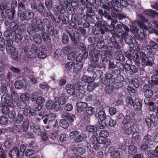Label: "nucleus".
Masks as SVG:
<instances>
[{
	"label": "nucleus",
	"instance_id": "1",
	"mask_svg": "<svg viewBox=\"0 0 158 158\" xmlns=\"http://www.w3.org/2000/svg\"><path fill=\"white\" fill-rule=\"evenodd\" d=\"M52 24L51 21L48 19H44L42 20L40 19L37 20L36 18H34L31 19V26L28 27L27 32L31 35H32L39 31L44 32L45 27L47 29Z\"/></svg>",
	"mask_w": 158,
	"mask_h": 158
},
{
	"label": "nucleus",
	"instance_id": "2",
	"mask_svg": "<svg viewBox=\"0 0 158 158\" xmlns=\"http://www.w3.org/2000/svg\"><path fill=\"white\" fill-rule=\"evenodd\" d=\"M115 36H112L109 40H108V43L107 46H104V44L103 40H101L98 42L97 44L98 47H102V48L105 49H108V48H112L120 49L121 46L117 43L115 40Z\"/></svg>",
	"mask_w": 158,
	"mask_h": 158
},
{
	"label": "nucleus",
	"instance_id": "3",
	"mask_svg": "<svg viewBox=\"0 0 158 158\" xmlns=\"http://www.w3.org/2000/svg\"><path fill=\"white\" fill-rule=\"evenodd\" d=\"M138 19L141 20H139L138 23V25L141 28L146 30L147 28V26L144 24L143 22L148 23V26L149 27L152 28V23L155 25L157 28L158 29V22L152 20L151 21L150 23L148 22V20L145 18L141 14H138Z\"/></svg>",
	"mask_w": 158,
	"mask_h": 158
},
{
	"label": "nucleus",
	"instance_id": "4",
	"mask_svg": "<svg viewBox=\"0 0 158 158\" xmlns=\"http://www.w3.org/2000/svg\"><path fill=\"white\" fill-rule=\"evenodd\" d=\"M98 47L99 48H101V49L100 52L101 57L100 60V64L103 65L107 64L110 61V56H112V51L110 50H104V48L102 47Z\"/></svg>",
	"mask_w": 158,
	"mask_h": 158
},
{
	"label": "nucleus",
	"instance_id": "5",
	"mask_svg": "<svg viewBox=\"0 0 158 158\" xmlns=\"http://www.w3.org/2000/svg\"><path fill=\"white\" fill-rule=\"evenodd\" d=\"M25 54L29 58L34 59L37 56L38 48L35 44L27 45L24 48Z\"/></svg>",
	"mask_w": 158,
	"mask_h": 158
},
{
	"label": "nucleus",
	"instance_id": "6",
	"mask_svg": "<svg viewBox=\"0 0 158 158\" xmlns=\"http://www.w3.org/2000/svg\"><path fill=\"white\" fill-rule=\"evenodd\" d=\"M82 81L81 82H78L76 86V89L77 90L79 91L80 93L83 95L85 93V91L84 90V87L86 85V82L89 83L92 82V79L91 77L86 76H83L82 78Z\"/></svg>",
	"mask_w": 158,
	"mask_h": 158
},
{
	"label": "nucleus",
	"instance_id": "7",
	"mask_svg": "<svg viewBox=\"0 0 158 158\" xmlns=\"http://www.w3.org/2000/svg\"><path fill=\"white\" fill-rule=\"evenodd\" d=\"M34 14L31 10L27 9L24 12L22 13L21 15L18 16L21 21H23L25 20L28 21L32 18H33Z\"/></svg>",
	"mask_w": 158,
	"mask_h": 158
},
{
	"label": "nucleus",
	"instance_id": "8",
	"mask_svg": "<svg viewBox=\"0 0 158 158\" xmlns=\"http://www.w3.org/2000/svg\"><path fill=\"white\" fill-rule=\"evenodd\" d=\"M137 56L140 57L142 60V64L144 66H152V63L147 57L146 54L143 52H139L137 53Z\"/></svg>",
	"mask_w": 158,
	"mask_h": 158
},
{
	"label": "nucleus",
	"instance_id": "9",
	"mask_svg": "<svg viewBox=\"0 0 158 158\" xmlns=\"http://www.w3.org/2000/svg\"><path fill=\"white\" fill-rule=\"evenodd\" d=\"M1 101L5 105L8 106L13 107L14 106L9 94H3L1 98Z\"/></svg>",
	"mask_w": 158,
	"mask_h": 158
},
{
	"label": "nucleus",
	"instance_id": "10",
	"mask_svg": "<svg viewBox=\"0 0 158 158\" xmlns=\"http://www.w3.org/2000/svg\"><path fill=\"white\" fill-rule=\"evenodd\" d=\"M109 26L106 23H104L103 24L102 23L101 26L97 27L98 31H97V30H95L94 32V33L96 35H99L100 33L104 34L105 32L108 31L109 30Z\"/></svg>",
	"mask_w": 158,
	"mask_h": 158
},
{
	"label": "nucleus",
	"instance_id": "11",
	"mask_svg": "<svg viewBox=\"0 0 158 158\" xmlns=\"http://www.w3.org/2000/svg\"><path fill=\"white\" fill-rule=\"evenodd\" d=\"M77 85H76V86ZM65 89L67 92L70 95H75L76 93L77 95L80 96V94L81 95V96L82 97L81 94L79 92V91H77L75 89L74 86L72 84H68L65 85Z\"/></svg>",
	"mask_w": 158,
	"mask_h": 158
},
{
	"label": "nucleus",
	"instance_id": "12",
	"mask_svg": "<svg viewBox=\"0 0 158 158\" xmlns=\"http://www.w3.org/2000/svg\"><path fill=\"white\" fill-rule=\"evenodd\" d=\"M100 52L94 47H91L90 50L89 55L91 59L94 61H98L99 60L98 56Z\"/></svg>",
	"mask_w": 158,
	"mask_h": 158
},
{
	"label": "nucleus",
	"instance_id": "13",
	"mask_svg": "<svg viewBox=\"0 0 158 158\" xmlns=\"http://www.w3.org/2000/svg\"><path fill=\"white\" fill-rule=\"evenodd\" d=\"M85 100L88 102H92L96 106L100 104V102L97 95L95 94H90L86 98Z\"/></svg>",
	"mask_w": 158,
	"mask_h": 158
},
{
	"label": "nucleus",
	"instance_id": "14",
	"mask_svg": "<svg viewBox=\"0 0 158 158\" xmlns=\"http://www.w3.org/2000/svg\"><path fill=\"white\" fill-rule=\"evenodd\" d=\"M36 10L43 16H47L48 15V12L44 5L43 2H40L37 7Z\"/></svg>",
	"mask_w": 158,
	"mask_h": 158
},
{
	"label": "nucleus",
	"instance_id": "15",
	"mask_svg": "<svg viewBox=\"0 0 158 158\" xmlns=\"http://www.w3.org/2000/svg\"><path fill=\"white\" fill-rule=\"evenodd\" d=\"M69 3V0H61L60 5L57 7V10L60 13H64L65 11V8L68 5Z\"/></svg>",
	"mask_w": 158,
	"mask_h": 158
},
{
	"label": "nucleus",
	"instance_id": "16",
	"mask_svg": "<svg viewBox=\"0 0 158 158\" xmlns=\"http://www.w3.org/2000/svg\"><path fill=\"white\" fill-rule=\"evenodd\" d=\"M61 115L63 118L68 119L71 123L73 122L76 118L75 116L74 115L70 114L65 111L62 112Z\"/></svg>",
	"mask_w": 158,
	"mask_h": 158
},
{
	"label": "nucleus",
	"instance_id": "17",
	"mask_svg": "<svg viewBox=\"0 0 158 158\" xmlns=\"http://www.w3.org/2000/svg\"><path fill=\"white\" fill-rule=\"evenodd\" d=\"M19 150L18 148L16 147H14L12 150H11L9 152V154L10 157H11L12 158L16 156V158L17 157H19L22 158V156L21 155V154L19 152Z\"/></svg>",
	"mask_w": 158,
	"mask_h": 158
},
{
	"label": "nucleus",
	"instance_id": "18",
	"mask_svg": "<svg viewBox=\"0 0 158 158\" xmlns=\"http://www.w3.org/2000/svg\"><path fill=\"white\" fill-rule=\"evenodd\" d=\"M134 109L137 111H139L141 110L142 104L141 100L138 98H135L134 102L132 105Z\"/></svg>",
	"mask_w": 158,
	"mask_h": 158
},
{
	"label": "nucleus",
	"instance_id": "19",
	"mask_svg": "<svg viewBox=\"0 0 158 158\" xmlns=\"http://www.w3.org/2000/svg\"><path fill=\"white\" fill-rule=\"evenodd\" d=\"M54 100L56 101H57L59 102V104L60 103L61 105H63L66 102L67 99L66 98L65 94L62 93L58 95V97H55Z\"/></svg>",
	"mask_w": 158,
	"mask_h": 158
},
{
	"label": "nucleus",
	"instance_id": "20",
	"mask_svg": "<svg viewBox=\"0 0 158 158\" xmlns=\"http://www.w3.org/2000/svg\"><path fill=\"white\" fill-rule=\"evenodd\" d=\"M71 40L75 44L77 43L79 41L80 34L78 32L75 31L73 34L69 33Z\"/></svg>",
	"mask_w": 158,
	"mask_h": 158
},
{
	"label": "nucleus",
	"instance_id": "21",
	"mask_svg": "<svg viewBox=\"0 0 158 158\" xmlns=\"http://www.w3.org/2000/svg\"><path fill=\"white\" fill-rule=\"evenodd\" d=\"M72 23H71L72 26L73 27L74 25H77V24L80 25L82 23V21L79 19L78 16L75 14H73L71 18Z\"/></svg>",
	"mask_w": 158,
	"mask_h": 158
},
{
	"label": "nucleus",
	"instance_id": "22",
	"mask_svg": "<svg viewBox=\"0 0 158 158\" xmlns=\"http://www.w3.org/2000/svg\"><path fill=\"white\" fill-rule=\"evenodd\" d=\"M106 80H105L104 82H103L105 85L106 83H107L108 82L111 84H112L115 81V77H114V75L112 73H107L105 75Z\"/></svg>",
	"mask_w": 158,
	"mask_h": 158
},
{
	"label": "nucleus",
	"instance_id": "23",
	"mask_svg": "<svg viewBox=\"0 0 158 158\" xmlns=\"http://www.w3.org/2000/svg\"><path fill=\"white\" fill-rule=\"evenodd\" d=\"M76 106L77 107V111L81 113L83 111L84 109L86 108L88 106V104L85 102H79L76 103Z\"/></svg>",
	"mask_w": 158,
	"mask_h": 158
},
{
	"label": "nucleus",
	"instance_id": "24",
	"mask_svg": "<svg viewBox=\"0 0 158 158\" xmlns=\"http://www.w3.org/2000/svg\"><path fill=\"white\" fill-rule=\"evenodd\" d=\"M134 131V127L132 126H129L127 125L126 126L123 127L122 131L123 134L129 135L131 134Z\"/></svg>",
	"mask_w": 158,
	"mask_h": 158
},
{
	"label": "nucleus",
	"instance_id": "25",
	"mask_svg": "<svg viewBox=\"0 0 158 158\" xmlns=\"http://www.w3.org/2000/svg\"><path fill=\"white\" fill-rule=\"evenodd\" d=\"M121 36L123 38H124L125 41L127 44H130L132 43L133 37L131 35L127 34L126 32L123 31Z\"/></svg>",
	"mask_w": 158,
	"mask_h": 158
},
{
	"label": "nucleus",
	"instance_id": "26",
	"mask_svg": "<svg viewBox=\"0 0 158 158\" xmlns=\"http://www.w3.org/2000/svg\"><path fill=\"white\" fill-rule=\"evenodd\" d=\"M24 114L27 116H31L35 114V110L31 108H28L25 109L23 110Z\"/></svg>",
	"mask_w": 158,
	"mask_h": 158
},
{
	"label": "nucleus",
	"instance_id": "27",
	"mask_svg": "<svg viewBox=\"0 0 158 158\" xmlns=\"http://www.w3.org/2000/svg\"><path fill=\"white\" fill-rule=\"evenodd\" d=\"M15 11L14 8H11L10 9H6V13L8 17L9 20H12L14 18V15Z\"/></svg>",
	"mask_w": 158,
	"mask_h": 158
},
{
	"label": "nucleus",
	"instance_id": "28",
	"mask_svg": "<svg viewBox=\"0 0 158 158\" xmlns=\"http://www.w3.org/2000/svg\"><path fill=\"white\" fill-rule=\"evenodd\" d=\"M100 68L99 64L96 62L92 63L89 65L88 70L89 71H91L93 73L95 72V70H97Z\"/></svg>",
	"mask_w": 158,
	"mask_h": 158
},
{
	"label": "nucleus",
	"instance_id": "29",
	"mask_svg": "<svg viewBox=\"0 0 158 158\" xmlns=\"http://www.w3.org/2000/svg\"><path fill=\"white\" fill-rule=\"evenodd\" d=\"M109 116H107L106 112L104 110H100L98 112V117L102 121H105L108 118Z\"/></svg>",
	"mask_w": 158,
	"mask_h": 158
},
{
	"label": "nucleus",
	"instance_id": "30",
	"mask_svg": "<svg viewBox=\"0 0 158 158\" xmlns=\"http://www.w3.org/2000/svg\"><path fill=\"white\" fill-rule=\"evenodd\" d=\"M30 127L31 129L33 130L34 132L38 136H40L41 135V133L42 131L41 130L40 128V127L39 126L37 125H30Z\"/></svg>",
	"mask_w": 158,
	"mask_h": 158
},
{
	"label": "nucleus",
	"instance_id": "31",
	"mask_svg": "<svg viewBox=\"0 0 158 158\" xmlns=\"http://www.w3.org/2000/svg\"><path fill=\"white\" fill-rule=\"evenodd\" d=\"M85 52L83 53V54H79L76 57V61L77 62H82V60L86 58L88 56V51Z\"/></svg>",
	"mask_w": 158,
	"mask_h": 158
},
{
	"label": "nucleus",
	"instance_id": "32",
	"mask_svg": "<svg viewBox=\"0 0 158 158\" xmlns=\"http://www.w3.org/2000/svg\"><path fill=\"white\" fill-rule=\"evenodd\" d=\"M143 13L148 16H151L153 18L156 17V15H158V13L151 9H147L144 10Z\"/></svg>",
	"mask_w": 158,
	"mask_h": 158
},
{
	"label": "nucleus",
	"instance_id": "33",
	"mask_svg": "<svg viewBox=\"0 0 158 158\" xmlns=\"http://www.w3.org/2000/svg\"><path fill=\"white\" fill-rule=\"evenodd\" d=\"M18 10L17 11V15L18 16L24 12L25 9V5L22 2H19L18 6Z\"/></svg>",
	"mask_w": 158,
	"mask_h": 158
},
{
	"label": "nucleus",
	"instance_id": "34",
	"mask_svg": "<svg viewBox=\"0 0 158 158\" xmlns=\"http://www.w3.org/2000/svg\"><path fill=\"white\" fill-rule=\"evenodd\" d=\"M145 122L149 127H150L152 125H155L157 123L156 122L154 118L151 119L149 117H147L145 118Z\"/></svg>",
	"mask_w": 158,
	"mask_h": 158
},
{
	"label": "nucleus",
	"instance_id": "35",
	"mask_svg": "<svg viewBox=\"0 0 158 158\" xmlns=\"http://www.w3.org/2000/svg\"><path fill=\"white\" fill-rule=\"evenodd\" d=\"M134 35L135 38L139 40H144L145 39V35L144 32V31H140L139 33H135Z\"/></svg>",
	"mask_w": 158,
	"mask_h": 158
},
{
	"label": "nucleus",
	"instance_id": "36",
	"mask_svg": "<svg viewBox=\"0 0 158 158\" xmlns=\"http://www.w3.org/2000/svg\"><path fill=\"white\" fill-rule=\"evenodd\" d=\"M104 123L106 126L112 127H114L116 124V121L110 118V117L105 121V122H104Z\"/></svg>",
	"mask_w": 158,
	"mask_h": 158
},
{
	"label": "nucleus",
	"instance_id": "37",
	"mask_svg": "<svg viewBox=\"0 0 158 158\" xmlns=\"http://www.w3.org/2000/svg\"><path fill=\"white\" fill-rule=\"evenodd\" d=\"M148 155L150 158L153 157H158V146L154 151H149L148 152Z\"/></svg>",
	"mask_w": 158,
	"mask_h": 158
},
{
	"label": "nucleus",
	"instance_id": "38",
	"mask_svg": "<svg viewBox=\"0 0 158 158\" xmlns=\"http://www.w3.org/2000/svg\"><path fill=\"white\" fill-rule=\"evenodd\" d=\"M13 141L11 138H7L6 139L4 142V146L6 148H9L11 147L13 144Z\"/></svg>",
	"mask_w": 158,
	"mask_h": 158
},
{
	"label": "nucleus",
	"instance_id": "39",
	"mask_svg": "<svg viewBox=\"0 0 158 158\" xmlns=\"http://www.w3.org/2000/svg\"><path fill=\"white\" fill-rule=\"evenodd\" d=\"M23 114L20 113H19L14 120V123L17 124H20L23 121Z\"/></svg>",
	"mask_w": 158,
	"mask_h": 158
},
{
	"label": "nucleus",
	"instance_id": "40",
	"mask_svg": "<svg viewBox=\"0 0 158 158\" xmlns=\"http://www.w3.org/2000/svg\"><path fill=\"white\" fill-rule=\"evenodd\" d=\"M75 151L76 152V158H78L79 157L78 156L84 154L85 152V149L83 148L79 147L75 149Z\"/></svg>",
	"mask_w": 158,
	"mask_h": 158
},
{
	"label": "nucleus",
	"instance_id": "41",
	"mask_svg": "<svg viewBox=\"0 0 158 158\" xmlns=\"http://www.w3.org/2000/svg\"><path fill=\"white\" fill-rule=\"evenodd\" d=\"M87 138V136L85 134H81L77 136L74 139L76 142H80L83 141Z\"/></svg>",
	"mask_w": 158,
	"mask_h": 158
},
{
	"label": "nucleus",
	"instance_id": "42",
	"mask_svg": "<svg viewBox=\"0 0 158 158\" xmlns=\"http://www.w3.org/2000/svg\"><path fill=\"white\" fill-rule=\"evenodd\" d=\"M98 86V84L94 82H89L87 85V90L89 92L92 91L95 87Z\"/></svg>",
	"mask_w": 158,
	"mask_h": 158
},
{
	"label": "nucleus",
	"instance_id": "43",
	"mask_svg": "<svg viewBox=\"0 0 158 158\" xmlns=\"http://www.w3.org/2000/svg\"><path fill=\"white\" fill-rule=\"evenodd\" d=\"M128 152L129 154L134 155L137 152V148L134 145H131L129 147Z\"/></svg>",
	"mask_w": 158,
	"mask_h": 158
},
{
	"label": "nucleus",
	"instance_id": "44",
	"mask_svg": "<svg viewBox=\"0 0 158 158\" xmlns=\"http://www.w3.org/2000/svg\"><path fill=\"white\" fill-rule=\"evenodd\" d=\"M152 141V136L149 134H147L144 136L143 140V143L149 144Z\"/></svg>",
	"mask_w": 158,
	"mask_h": 158
},
{
	"label": "nucleus",
	"instance_id": "45",
	"mask_svg": "<svg viewBox=\"0 0 158 158\" xmlns=\"http://www.w3.org/2000/svg\"><path fill=\"white\" fill-rule=\"evenodd\" d=\"M46 31L48 33V34L51 36L54 35L56 31L54 27L52 24L50 27L46 29Z\"/></svg>",
	"mask_w": 158,
	"mask_h": 158
},
{
	"label": "nucleus",
	"instance_id": "46",
	"mask_svg": "<svg viewBox=\"0 0 158 158\" xmlns=\"http://www.w3.org/2000/svg\"><path fill=\"white\" fill-rule=\"evenodd\" d=\"M73 27L76 29L77 32H78L79 33H80L82 35H84L86 33V30L81 27L78 26L77 27V25H74Z\"/></svg>",
	"mask_w": 158,
	"mask_h": 158
},
{
	"label": "nucleus",
	"instance_id": "47",
	"mask_svg": "<svg viewBox=\"0 0 158 158\" xmlns=\"http://www.w3.org/2000/svg\"><path fill=\"white\" fill-rule=\"evenodd\" d=\"M41 36L44 41L48 43L51 42V38L47 33L43 32L41 34Z\"/></svg>",
	"mask_w": 158,
	"mask_h": 158
},
{
	"label": "nucleus",
	"instance_id": "48",
	"mask_svg": "<svg viewBox=\"0 0 158 158\" xmlns=\"http://www.w3.org/2000/svg\"><path fill=\"white\" fill-rule=\"evenodd\" d=\"M29 126V121L27 120H24L22 124V129L23 132H26Z\"/></svg>",
	"mask_w": 158,
	"mask_h": 158
},
{
	"label": "nucleus",
	"instance_id": "49",
	"mask_svg": "<svg viewBox=\"0 0 158 158\" xmlns=\"http://www.w3.org/2000/svg\"><path fill=\"white\" fill-rule=\"evenodd\" d=\"M11 94L12 97L11 99L12 100V102H18V100L19 99V97L16 93L14 91H11L10 92Z\"/></svg>",
	"mask_w": 158,
	"mask_h": 158
},
{
	"label": "nucleus",
	"instance_id": "50",
	"mask_svg": "<svg viewBox=\"0 0 158 158\" xmlns=\"http://www.w3.org/2000/svg\"><path fill=\"white\" fill-rule=\"evenodd\" d=\"M59 125L63 128H66L69 127V124L65 119H62L59 122Z\"/></svg>",
	"mask_w": 158,
	"mask_h": 158
},
{
	"label": "nucleus",
	"instance_id": "51",
	"mask_svg": "<svg viewBox=\"0 0 158 158\" xmlns=\"http://www.w3.org/2000/svg\"><path fill=\"white\" fill-rule=\"evenodd\" d=\"M11 56L13 59L17 61L19 60L20 58V56L17 50L11 53Z\"/></svg>",
	"mask_w": 158,
	"mask_h": 158
},
{
	"label": "nucleus",
	"instance_id": "52",
	"mask_svg": "<svg viewBox=\"0 0 158 158\" xmlns=\"http://www.w3.org/2000/svg\"><path fill=\"white\" fill-rule=\"evenodd\" d=\"M135 51L133 48H130L129 50L127 52H126L125 54L128 58H131L132 57H135L134 54Z\"/></svg>",
	"mask_w": 158,
	"mask_h": 158
},
{
	"label": "nucleus",
	"instance_id": "53",
	"mask_svg": "<svg viewBox=\"0 0 158 158\" xmlns=\"http://www.w3.org/2000/svg\"><path fill=\"white\" fill-rule=\"evenodd\" d=\"M33 40L35 43L37 44H40L42 42V40L40 35L39 34L35 35Z\"/></svg>",
	"mask_w": 158,
	"mask_h": 158
},
{
	"label": "nucleus",
	"instance_id": "54",
	"mask_svg": "<svg viewBox=\"0 0 158 158\" xmlns=\"http://www.w3.org/2000/svg\"><path fill=\"white\" fill-rule=\"evenodd\" d=\"M20 98L22 101H24L28 100L29 99L30 95L28 93H25L20 95Z\"/></svg>",
	"mask_w": 158,
	"mask_h": 158
},
{
	"label": "nucleus",
	"instance_id": "55",
	"mask_svg": "<svg viewBox=\"0 0 158 158\" xmlns=\"http://www.w3.org/2000/svg\"><path fill=\"white\" fill-rule=\"evenodd\" d=\"M132 120L131 117L129 115H126L124 118L122 123L124 125H126L130 123Z\"/></svg>",
	"mask_w": 158,
	"mask_h": 158
},
{
	"label": "nucleus",
	"instance_id": "56",
	"mask_svg": "<svg viewBox=\"0 0 158 158\" xmlns=\"http://www.w3.org/2000/svg\"><path fill=\"white\" fill-rule=\"evenodd\" d=\"M98 139L95 135H93L90 138L89 140V142L90 143L89 145L91 146V145H93L94 144L98 143Z\"/></svg>",
	"mask_w": 158,
	"mask_h": 158
},
{
	"label": "nucleus",
	"instance_id": "57",
	"mask_svg": "<svg viewBox=\"0 0 158 158\" xmlns=\"http://www.w3.org/2000/svg\"><path fill=\"white\" fill-rule=\"evenodd\" d=\"M74 62L73 61H71L67 63L65 65L66 69L68 71H70L74 68Z\"/></svg>",
	"mask_w": 158,
	"mask_h": 158
},
{
	"label": "nucleus",
	"instance_id": "58",
	"mask_svg": "<svg viewBox=\"0 0 158 158\" xmlns=\"http://www.w3.org/2000/svg\"><path fill=\"white\" fill-rule=\"evenodd\" d=\"M106 84V86L105 88L106 91L107 93L110 94L114 89V87L112 85Z\"/></svg>",
	"mask_w": 158,
	"mask_h": 158
},
{
	"label": "nucleus",
	"instance_id": "59",
	"mask_svg": "<svg viewBox=\"0 0 158 158\" xmlns=\"http://www.w3.org/2000/svg\"><path fill=\"white\" fill-rule=\"evenodd\" d=\"M14 35L15 36L14 38L15 42L16 43L20 42L23 38V36L21 34L19 33H16L15 32Z\"/></svg>",
	"mask_w": 158,
	"mask_h": 158
},
{
	"label": "nucleus",
	"instance_id": "60",
	"mask_svg": "<svg viewBox=\"0 0 158 158\" xmlns=\"http://www.w3.org/2000/svg\"><path fill=\"white\" fill-rule=\"evenodd\" d=\"M83 67V62H77L75 64H74V69L75 71H79L82 69Z\"/></svg>",
	"mask_w": 158,
	"mask_h": 158
},
{
	"label": "nucleus",
	"instance_id": "61",
	"mask_svg": "<svg viewBox=\"0 0 158 158\" xmlns=\"http://www.w3.org/2000/svg\"><path fill=\"white\" fill-rule=\"evenodd\" d=\"M7 2L5 1H2L0 2V10L2 11L8 9Z\"/></svg>",
	"mask_w": 158,
	"mask_h": 158
},
{
	"label": "nucleus",
	"instance_id": "62",
	"mask_svg": "<svg viewBox=\"0 0 158 158\" xmlns=\"http://www.w3.org/2000/svg\"><path fill=\"white\" fill-rule=\"evenodd\" d=\"M8 123V119L6 116L2 115L0 117V123L2 125H4Z\"/></svg>",
	"mask_w": 158,
	"mask_h": 158
},
{
	"label": "nucleus",
	"instance_id": "63",
	"mask_svg": "<svg viewBox=\"0 0 158 158\" xmlns=\"http://www.w3.org/2000/svg\"><path fill=\"white\" fill-rule=\"evenodd\" d=\"M15 85L16 89H20L23 87V83L22 81L17 80L15 82Z\"/></svg>",
	"mask_w": 158,
	"mask_h": 158
},
{
	"label": "nucleus",
	"instance_id": "64",
	"mask_svg": "<svg viewBox=\"0 0 158 158\" xmlns=\"http://www.w3.org/2000/svg\"><path fill=\"white\" fill-rule=\"evenodd\" d=\"M151 82L153 84L158 85V77L156 74H154L152 76Z\"/></svg>",
	"mask_w": 158,
	"mask_h": 158
}]
</instances>
